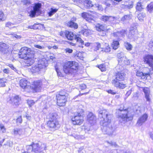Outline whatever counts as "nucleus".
<instances>
[{
    "instance_id": "obj_1",
    "label": "nucleus",
    "mask_w": 153,
    "mask_h": 153,
    "mask_svg": "<svg viewBox=\"0 0 153 153\" xmlns=\"http://www.w3.org/2000/svg\"><path fill=\"white\" fill-rule=\"evenodd\" d=\"M100 116L102 117L100 124L103 126L102 130L104 133L109 135H112L113 130L111 124V120L112 117L106 111L103 110L102 113H100Z\"/></svg>"
},
{
    "instance_id": "obj_2",
    "label": "nucleus",
    "mask_w": 153,
    "mask_h": 153,
    "mask_svg": "<svg viewBox=\"0 0 153 153\" xmlns=\"http://www.w3.org/2000/svg\"><path fill=\"white\" fill-rule=\"evenodd\" d=\"M35 54V52L31 49L27 47H23L21 49L19 55V58L25 60V62L27 64V66H29L34 62L36 59Z\"/></svg>"
},
{
    "instance_id": "obj_3",
    "label": "nucleus",
    "mask_w": 153,
    "mask_h": 153,
    "mask_svg": "<svg viewBox=\"0 0 153 153\" xmlns=\"http://www.w3.org/2000/svg\"><path fill=\"white\" fill-rule=\"evenodd\" d=\"M64 72L66 74H74L76 73L78 68V63L74 61H68L63 66Z\"/></svg>"
},
{
    "instance_id": "obj_4",
    "label": "nucleus",
    "mask_w": 153,
    "mask_h": 153,
    "mask_svg": "<svg viewBox=\"0 0 153 153\" xmlns=\"http://www.w3.org/2000/svg\"><path fill=\"white\" fill-rule=\"evenodd\" d=\"M47 65V61L45 59H40L39 60L38 64L35 65H33L30 69V71L33 73H40L45 70Z\"/></svg>"
},
{
    "instance_id": "obj_5",
    "label": "nucleus",
    "mask_w": 153,
    "mask_h": 153,
    "mask_svg": "<svg viewBox=\"0 0 153 153\" xmlns=\"http://www.w3.org/2000/svg\"><path fill=\"white\" fill-rule=\"evenodd\" d=\"M46 148V144L42 143H33L32 145L27 146L29 151L34 153H40L45 150Z\"/></svg>"
},
{
    "instance_id": "obj_6",
    "label": "nucleus",
    "mask_w": 153,
    "mask_h": 153,
    "mask_svg": "<svg viewBox=\"0 0 153 153\" xmlns=\"http://www.w3.org/2000/svg\"><path fill=\"white\" fill-rule=\"evenodd\" d=\"M68 95V94L65 91L63 90L59 92L56 96L57 103L58 105L62 106L65 105Z\"/></svg>"
},
{
    "instance_id": "obj_7",
    "label": "nucleus",
    "mask_w": 153,
    "mask_h": 153,
    "mask_svg": "<svg viewBox=\"0 0 153 153\" xmlns=\"http://www.w3.org/2000/svg\"><path fill=\"white\" fill-rule=\"evenodd\" d=\"M118 110L121 112L120 114L118 115V119L120 123L124 124L127 122L132 119V117L128 115L127 111L126 110H123L121 109Z\"/></svg>"
},
{
    "instance_id": "obj_8",
    "label": "nucleus",
    "mask_w": 153,
    "mask_h": 153,
    "mask_svg": "<svg viewBox=\"0 0 153 153\" xmlns=\"http://www.w3.org/2000/svg\"><path fill=\"white\" fill-rule=\"evenodd\" d=\"M50 117L47 122V125L49 128H55L59 125L58 121L57 120V114L52 113L50 114Z\"/></svg>"
},
{
    "instance_id": "obj_9",
    "label": "nucleus",
    "mask_w": 153,
    "mask_h": 153,
    "mask_svg": "<svg viewBox=\"0 0 153 153\" xmlns=\"http://www.w3.org/2000/svg\"><path fill=\"white\" fill-rule=\"evenodd\" d=\"M83 112L82 109L80 110V111L78 110V115H75L72 118V123L74 125H80L82 123L83 120L82 117L81 116Z\"/></svg>"
},
{
    "instance_id": "obj_10",
    "label": "nucleus",
    "mask_w": 153,
    "mask_h": 153,
    "mask_svg": "<svg viewBox=\"0 0 153 153\" xmlns=\"http://www.w3.org/2000/svg\"><path fill=\"white\" fill-rule=\"evenodd\" d=\"M42 85V82L40 80L34 81L33 82L31 86H30L36 92L39 91L41 88Z\"/></svg>"
},
{
    "instance_id": "obj_11",
    "label": "nucleus",
    "mask_w": 153,
    "mask_h": 153,
    "mask_svg": "<svg viewBox=\"0 0 153 153\" xmlns=\"http://www.w3.org/2000/svg\"><path fill=\"white\" fill-rule=\"evenodd\" d=\"M113 84L115 87L121 89H123L126 87V83L125 82L114 79L112 81Z\"/></svg>"
},
{
    "instance_id": "obj_12",
    "label": "nucleus",
    "mask_w": 153,
    "mask_h": 153,
    "mask_svg": "<svg viewBox=\"0 0 153 153\" xmlns=\"http://www.w3.org/2000/svg\"><path fill=\"white\" fill-rule=\"evenodd\" d=\"M94 12L92 13V14L87 13L86 12H83L81 14L82 17L85 19L87 21L89 22H92V21H94V16L93 14Z\"/></svg>"
},
{
    "instance_id": "obj_13",
    "label": "nucleus",
    "mask_w": 153,
    "mask_h": 153,
    "mask_svg": "<svg viewBox=\"0 0 153 153\" xmlns=\"http://www.w3.org/2000/svg\"><path fill=\"white\" fill-rule=\"evenodd\" d=\"M20 100V98L19 96H15L12 97L8 102L9 103L12 104L15 107H16L19 105Z\"/></svg>"
},
{
    "instance_id": "obj_14",
    "label": "nucleus",
    "mask_w": 153,
    "mask_h": 153,
    "mask_svg": "<svg viewBox=\"0 0 153 153\" xmlns=\"http://www.w3.org/2000/svg\"><path fill=\"white\" fill-rule=\"evenodd\" d=\"M144 62L149 66L153 68V56L152 55H148L144 58Z\"/></svg>"
},
{
    "instance_id": "obj_15",
    "label": "nucleus",
    "mask_w": 153,
    "mask_h": 153,
    "mask_svg": "<svg viewBox=\"0 0 153 153\" xmlns=\"http://www.w3.org/2000/svg\"><path fill=\"white\" fill-rule=\"evenodd\" d=\"M148 115L147 114H145L141 116L138 119L137 123V125L138 126H141L143 123H144L147 120Z\"/></svg>"
},
{
    "instance_id": "obj_16",
    "label": "nucleus",
    "mask_w": 153,
    "mask_h": 153,
    "mask_svg": "<svg viewBox=\"0 0 153 153\" xmlns=\"http://www.w3.org/2000/svg\"><path fill=\"white\" fill-rule=\"evenodd\" d=\"M8 45L4 43L0 42V52L3 53H7L9 51Z\"/></svg>"
},
{
    "instance_id": "obj_17",
    "label": "nucleus",
    "mask_w": 153,
    "mask_h": 153,
    "mask_svg": "<svg viewBox=\"0 0 153 153\" xmlns=\"http://www.w3.org/2000/svg\"><path fill=\"white\" fill-rule=\"evenodd\" d=\"M30 84V82H28L25 79H22L20 80V86L23 88L25 89L29 88Z\"/></svg>"
},
{
    "instance_id": "obj_18",
    "label": "nucleus",
    "mask_w": 153,
    "mask_h": 153,
    "mask_svg": "<svg viewBox=\"0 0 153 153\" xmlns=\"http://www.w3.org/2000/svg\"><path fill=\"white\" fill-rule=\"evenodd\" d=\"M41 6V4L39 3L36 4L33 7V10L31 11V13L30 14V16L32 17L34 16L36 13L39 11Z\"/></svg>"
},
{
    "instance_id": "obj_19",
    "label": "nucleus",
    "mask_w": 153,
    "mask_h": 153,
    "mask_svg": "<svg viewBox=\"0 0 153 153\" xmlns=\"http://www.w3.org/2000/svg\"><path fill=\"white\" fill-rule=\"evenodd\" d=\"M136 75L137 76L140 77L143 79H147L148 76H149L151 74L150 72H147L143 73L140 71H138L136 72Z\"/></svg>"
},
{
    "instance_id": "obj_20",
    "label": "nucleus",
    "mask_w": 153,
    "mask_h": 153,
    "mask_svg": "<svg viewBox=\"0 0 153 153\" xmlns=\"http://www.w3.org/2000/svg\"><path fill=\"white\" fill-rule=\"evenodd\" d=\"M87 120L91 124H93L95 123L96 117L92 113H90L87 115Z\"/></svg>"
},
{
    "instance_id": "obj_21",
    "label": "nucleus",
    "mask_w": 153,
    "mask_h": 153,
    "mask_svg": "<svg viewBox=\"0 0 153 153\" xmlns=\"http://www.w3.org/2000/svg\"><path fill=\"white\" fill-rule=\"evenodd\" d=\"M143 91L145 94V97L147 101H150V90L148 88H144L143 89Z\"/></svg>"
},
{
    "instance_id": "obj_22",
    "label": "nucleus",
    "mask_w": 153,
    "mask_h": 153,
    "mask_svg": "<svg viewBox=\"0 0 153 153\" xmlns=\"http://www.w3.org/2000/svg\"><path fill=\"white\" fill-rule=\"evenodd\" d=\"M135 30L134 29H131L128 35V37L130 39H132L133 40H135L137 39V36L135 34Z\"/></svg>"
},
{
    "instance_id": "obj_23",
    "label": "nucleus",
    "mask_w": 153,
    "mask_h": 153,
    "mask_svg": "<svg viewBox=\"0 0 153 153\" xmlns=\"http://www.w3.org/2000/svg\"><path fill=\"white\" fill-rule=\"evenodd\" d=\"M95 27L96 30L99 31H105L107 30L106 26L103 25L97 24Z\"/></svg>"
},
{
    "instance_id": "obj_24",
    "label": "nucleus",
    "mask_w": 153,
    "mask_h": 153,
    "mask_svg": "<svg viewBox=\"0 0 153 153\" xmlns=\"http://www.w3.org/2000/svg\"><path fill=\"white\" fill-rule=\"evenodd\" d=\"M125 75L123 73L118 72L116 75V78L114 79H116L118 81H122L124 79Z\"/></svg>"
},
{
    "instance_id": "obj_25",
    "label": "nucleus",
    "mask_w": 153,
    "mask_h": 153,
    "mask_svg": "<svg viewBox=\"0 0 153 153\" xmlns=\"http://www.w3.org/2000/svg\"><path fill=\"white\" fill-rule=\"evenodd\" d=\"M23 130L20 128H15L13 130V134L15 136L21 135L23 134Z\"/></svg>"
},
{
    "instance_id": "obj_26",
    "label": "nucleus",
    "mask_w": 153,
    "mask_h": 153,
    "mask_svg": "<svg viewBox=\"0 0 153 153\" xmlns=\"http://www.w3.org/2000/svg\"><path fill=\"white\" fill-rule=\"evenodd\" d=\"M65 35L67 38L69 40H72L74 39V34L71 32L66 31L65 33Z\"/></svg>"
},
{
    "instance_id": "obj_27",
    "label": "nucleus",
    "mask_w": 153,
    "mask_h": 153,
    "mask_svg": "<svg viewBox=\"0 0 153 153\" xmlns=\"http://www.w3.org/2000/svg\"><path fill=\"white\" fill-rule=\"evenodd\" d=\"M119 63L121 64L123 63L125 64L128 65L130 64V62L126 56L123 57L122 59H120L118 60Z\"/></svg>"
},
{
    "instance_id": "obj_28",
    "label": "nucleus",
    "mask_w": 153,
    "mask_h": 153,
    "mask_svg": "<svg viewBox=\"0 0 153 153\" xmlns=\"http://www.w3.org/2000/svg\"><path fill=\"white\" fill-rule=\"evenodd\" d=\"M85 8H90L93 6L92 2L90 0H85L83 2Z\"/></svg>"
},
{
    "instance_id": "obj_29",
    "label": "nucleus",
    "mask_w": 153,
    "mask_h": 153,
    "mask_svg": "<svg viewBox=\"0 0 153 153\" xmlns=\"http://www.w3.org/2000/svg\"><path fill=\"white\" fill-rule=\"evenodd\" d=\"M119 42L117 41L114 40L111 44V47L114 50L117 49L119 47Z\"/></svg>"
},
{
    "instance_id": "obj_30",
    "label": "nucleus",
    "mask_w": 153,
    "mask_h": 153,
    "mask_svg": "<svg viewBox=\"0 0 153 153\" xmlns=\"http://www.w3.org/2000/svg\"><path fill=\"white\" fill-rule=\"evenodd\" d=\"M131 17L130 15H125L121 19V21L125 23L127 22L131 19Z\"/></svg>"
},
{
    "instance_id": "obj_31",
    "label": "nucleus",
    "mask_w": 153,
    "mask_h": 153,
    "mask_svg": "<svg viewBox=\"0 0 153 153\" xmlns=\"http://www.w3.org/2000/svg\"><path fill=\"white\" fill-rule=\"evenodd\" d=\"M7 80L5 78H0V87H5V83H7Z\"/></svg>"
},
{
    "instance_id": "obj_32",
    "label": "nucleus",
    "mask_w": 153,
    "mask_h": 153,
    "mask_svg": "<svg viewBox=\"0 0 153 153\" xmlns=\"http://www.w3.org/2000/svg\"><path fill=\"white\" fill-rule=\"evenodd\" d=\"M136 8L137 10L141 11L143 9V6L140 2H138L136 4Z\"/></svg>"
},
{
    "instance_id": "obj_33",
    "label": "nucleus",
    "mask_w": 153,
    "mask_h": 153,
    "mask_svg": "<svg viewBox=\"0 0 153 153\" xmlns=\"http://www.w3.org/2000/svg\"><path fill=\"white\" fill-rule=\"evenodd\" d=\"M68 26L69 27H74L75 28H77L78 27L77 24L73 22V21H71L68 22Z\"/></svg>"
},
{
    "instance_id": "obj_34",
    "label": "nucleus",
    "mask_w": 153,
    "mask_h": 153,
    "mask_svg": "<svg viewBox=\"0 0 153 153\" xmlns=\"http://www.w3.org/2000/svg\"><path fill=\"white\" fill-rule=\"evenodd\" d=\"M126 32L124 30H123L121 32H117L114 33V35L115 36H123L126 34Z\"/></svg>"
},
{
    "instance_id": "obj_35",
    "label": "nucleus",
    "mask_w": 153,
    "mask_h": 153,
    "mask_svg": "<svg viewBox=\"0 0 153 153\" xmlns=\"http://www.w3.org/2000/svg\"><path fill=\"white\" fill-rule=\"evenodd\" d=\"M105 45L106 47L105 48L103 47L101 48L102 51L106 53L109 52L111 51V48L108 44L105 43Z\"/></svg>"
},
{
    "instance_id": "obj_36",
    "label": "nucleus",
    "mask_w": 153,
    "mask_h": 153,
    "mask_svg": "<svg viewBox=\"0 0 153 153\" xmlns=\"http://www.w3.org/2000/svg\"><path fill=\"white\" fill-rule=\"evenodd\" d=\"M124 45L126 49L128 51H131L132 50V45L128 42H125Z\"/></svg>"
},
{
    "instance_id": "obj_37",
    "label": "nucleus",
    "mask_w": 153,
    "mask_h": 153,
    "mask_svg": "<svg viewBox=\"0 0 153 153\" xmlns=\"http://www.w3.org/2000/svg\"><path fill=\"white\" fill-rule=\"evenodd\" d=\"M95 48H94V51H97L98 50H100L102 51L101 48L102 47H101V45L100 43H96L95 44Z\"/></svg>"
},
{
    "instance_id": "obj_38",
    "label": "nucleus",
    "mask_w": 153,
    "mask_h": 153,
    "mask_svg": "<svg viewBox=\"0 0 153 153\" xmlns=\"http://www.w3.org/2000/svg\"><path fill=\"white\" fill-rule=\"evenodd\" d=\"M58 9H53L51 8V10L48 13V14L49 16H51L55 13L57 11Z\"/></svg>"
},
{
    "instance_id": "obj_39",
    "label": "nucleus",
    "mask_w": 153,
    "mask_h": 153,
    "mask_svg": "<svg viewBox=\"0 0 153 153\" xmlns=\"http://www.w3.org/2000/svg\"><path fill=\"white\" fill-rule=\"evenodd\" d=\"M74 39L77 42L80 43L82 45H83L84 44V41H83L79 36L75 35L74 36Z\"/></svg>"
},
{
    "instance_id": "obj_40",
    "label": "nucleus",
    "mask_w": 153,
    "mask_h": 153,
    "mask_svg": "<svg viewBox=\"0 0 153 153\" xmlns=\"http://www.w3.org/2000/svg\"><path fill=\"white\" fill-rule=\"evenodd\" d=\"M145 16V14L144 13H141L139 14L137 16L138 19L140 21H142L143 20Z\"/></svg>"
},
{
    "instance_id": "obj_41",
    "label": "nucleus",
    "mask_w": 153,
    "mask_h": 153,
    "mask_svg": "<svg viewBox=\"0 0 153 153\" xmlns=\"http://www.w3.org/2000/svg\"><path fill=\"white\" fill-rule=\"evenodd\" d=\"M109 16H102L100 18V19L103 22H106L108 21Z\"/></svg>"
},
{
    "instance_id": "obj_42",
    "label": "nucleus",
    "mask_w": 153,
    "mask_h": 153,
    "mask_svg": "<svg viewBox=\"0 0 153 153\" xmlns=\"http://www.w3.org/2000/svg\"><path fill=\"white\" fill-rule=\"evenodd\" d=\"M6 19V17L4 15L3 12L0 10V20L4 21Z\"/></svg>"
},
{
    "instance_id": "obj_43",
    "label": "nucleus",
    "mask_w": 153,
    "mask_h": 153,
    "mask_svg": "<svg viewBox=\"0 0 153 153\" xmlns=\"http://www.w3.org/2000/svg\"><path fill=\"white\" fill-rule=\"evenodd\" d=\"M83 34L85 36H87L90 34V31L88 30L85 29L82 31Z\"/></svg>"
},
{
    "instance_id": "obj_44",
    "label": "nucleus",
    "mask_w": 153,
    "mask_h": 153,
    "mask_svg": "<svg viewBox=\"0 0 153 153\" xmlns=\"http://www.w3.org/2000/svg\"><path fill=\"white\" fill-rule=\"evenodd\" d=\"M76 57H78L80 59H82L83 57V53L80 52H79L77 53L76 55Z\"/></svg>"
},
{
    "instance_id": "obj_45",
    "label": "nucleus",
    "mask_w": 153,
    "mask_h": 153,
    "mask_svg": "<svg viewBox=\"0 0 153 153\" xmlns=\"http://www.w3.org/2000/svg\"><path fill=\"white\" fill-rule=\"evenodd\" d=\"M6 131V129L4 126L1 124H0V132L4 133Z\"/></svg>"
},
{
    "instance_id": "obj_46",
    "label": "nucleus",
    "mask_w": 153,
    "mask_h": 153,
    "mask_svg": "<svg viewBox=\"0 0 153 153\" xmlns=\"http://www.w3.org/2000/svg\"><path fill=\"white\" fill-rule=\"evenodd\" d=\"M148 10L149 11H151L153 9V2L151 3L147 6Z\"/></svg>"
},
{
    "instance_id": "obj_47",
    "label": "nucleus",
    "mask_w": 153,
    "mask_h": 153,
    "mask_svg": "<svg viewBox=\"0 0 153 153\" xmlns=\"http://www.w3.org/2000/svg\"><path fill=\"white\" fill-rule=\"evenodd\" d=\"M98 68L102 71H105L106 70V68L104 65H101L98 66Z\"/></svg>"
},
{
    "instance_id": "obj_48",
    "label": "nucleus",
    "mask_w": 153,
    "mask_h": 153,
    "mask_svg": "<svg viewBox=\"0 0 153 153\" xmlns=\"http://www.w3.org/2000/svg\"><path fill=\"white\" fill-rule=\"evenodd\" d=\"M117 57L119 59H120L119 60H120V59H122V58L123 57L125 56H124L123 53L122 52H121L117 54Z\"/></svg>"
},
{
    "instance_id": "obj_49",
    "label": "nucleus",
    "mask_w": 153,
    "mask_h": 153,
    "mask_svg": "<svg viewBox=\"0 0 153 153\" xmlns=\"http://www.w3.org/2000/svg\"><path fill=\"white\" fill-rule=\"evenodd\" d=\"M111 146H112L116 148H117L119 147L118 146L117 144L116 143L111 141L110 142H108Z\"/></svg>"
},
{
    "instance_id": "obj_50",
    "label": "nucleus",
    "mask_w": 153,
    "mask_h": 153,
    "mask_svg": "<svg viewBox=\"0 0 153 153\" xmlns=\"http://www.w3.org/2000/svg\"><path fill=\"white\" fill-rule=\"evenodd\" d=\"M14 25L13 23H12L10 22H8L6 23L5 26L6 27H8L10 28L12 27L11 26Z\"/></svg>"
},
{
    "instance_id": "obj_51",
    "label": "nucleus",
    "mask_w": 153,
    "mask_h": 153,
    "mask_svg": "<svg viewBox=\"0 0 153 153\" xmlns=\"http://www.w3.org/2000/svg\"><path fill=\"white\" fill-rule=\"evenodd\" d=\"M71 136H73L75 138H76V139H83V136H81L79 135H74V136H73V134H71Z\"/></svg>"
},
{
    "instance_id": "obj_52",
    "label": "nucleus",
    "mask_w": 153,
    "mask_h": 153,
    "mask_svg": "<svg viewBox=\"0 0 153 153\" xmlns=\"http://www.w3.org/2000/svg\"><path fill=\"white\" fill-rule=\"evenodd\" d=\"M27 103L28 105L31 107L34 104V102L33 100H28L27 101Z\"/></svg>"
},
{
    "instance_id": "obj_53",
    "label": "nucleus",
    "mask_w": 153,
    "mask_h": 153,
    "mask_svg": "<svg viewBox=\"0 0 153 153\" xmlns=\"http://www.w3.org/2000/svg\"><path fill=\"white\" fill-rule=\"evenodd\" d=\"M115 20H117L116 18L115 17L109 16L108 22H112Z\"/></svg>"
},
{
    "instance_id": "obj_54",
    "label": "nucleus",
    "mask_w": 153,
    "mask_h": 153,
    "mask_svg": "<svg viewBox=\"0 0 153 153\" xmlns=\"http://www.w3.org/2000/svg\"><path fill=\"white\" fill-rule=\"evenodd\" d=\"M56 71L57 75L60 77H62L63 76V75L62 74L61 72L59 70L56 68Z\"/></svg>"
},
{
    "instance_id": "obj_55",
    "label": "nucleus",
    "mask_w": 153,
    "mask_h": 153,
    "mask_svg": "<svg viewBox=\"0 0 153 153\" xmlns=\"http://www.w3.org/2000/svg\"><path fill=\"white\" fill-rule=\"evenodd\" d=\"M65 51L66 53H72L73 52V50L72 49L67 48L65 49Z\"/></svg>"
},
{
    "instance_id": "obj_56",
    "label": "nucleus",
    "mask_w": 153,
    "mask_h": 153,
    "mask_svg": "<svg viewBox=\"0 0 153 153\" xmlns=\"http://www.w3.org/2000/svg\"><path fill=\"white\" fill-rule=\"evenodd\" d=\"M34 46L35 48L41 49H43L44 47L43 46H40L38 45H35Z\"/></svg>"
},
{
    "instance_id": "obj_57",
    "label": "nucleus",
    "mask_w": 153,
    "mask_h": 153,
    "mask_svg": "<svg viewBox=\"0 0 153 153\" xmlns=\"http://www.w3.org/2000/svg\"><path fill=\"white\" fill-rule=\"evenodd\" d=\"M3 71L4 74H8L10 73V70L8 68H4L3 69Z\"/></svg>"
},
{
    "instance_id": "obj_58",
    "label": "nucleus",
    "mask_w": 153,
    "mask_h": 153,
    "mask_svg": "<svg viewBox=\"0 0 153 153\" xmlns=\"http://www.w3.org/2000/svg\"><path fill=\"white\" fill-rule=\"evenodd\" d=\"M133 2H130L129 4L126 6V8H131L133 6Z\"/></svg>"
},
{
    "instance_id": "obj_59",
    "label": "nucleus",
    "mask_w": 153,
    "mask_h": 153,
    "mask_svg": "<svg viewBox=\"0 0 153 153\" xmlns=\"http://www.w3.org/2000/svg\"><path fill=\"white\" fill-rule=\"evenodd\" d=\"M17 122L19 123H21L22 122V118L21 116H19L17 119Z\"/></svg>"
},
{
    "instance_id": "obj_60",
    "label": "nucleus",
    "mask_w": 153,
    "mask_h": 153,
    "mask_svg": "<svg viewBox=\"0 0 153 153\" xmlns=\"http://www.w3.org/2000/svg\"><path fill=\"white\" fill-rule=\"evenodd\" d=\"M95 6L97 8V9L99 10H102L103 9L102 7V6L98 4H95Z\"/></svg>"
},
{
    "instance_id": "obj_61",
    "label": "nucleus",
    "mask_w": 153,
    "mask_h": 153,
    "mask_svg": "<svg viewBox=\"0 0 153 153\" xmlns=\"http://www.w3.org/2000/svg\"><path fill=\"white\" fill-rule=\"evenodd\" d=\"M80 88L82 90L86 88V86L85 84H82L80 85Z\"/></svg>"
},
{
    "instance_id": "obj_62",
    "label": "nucleus",
    "mask_w": 153,
    "mask_h": 153,
    "mask_svg": "<svg viewBox=\"0 0 153 153\" xmlns=\"http://www.w3.org/2000/svg\"><path fill=\"white\" fill-rule=\"evenodd\" d=\"M8 66H9L11 69L14 70L15 71L16 70V69L14 67L13 65L12 64H8L7 65Z\"/></svg>"
},
{
    "instance_id": "obj_63",
    "label": "nucleus",
    "mask_w": 153,
    "mask_h": 153,
    "mask_svg": "<svg viewBox=\"0 0 153 153\" xmlns=\"http://www.w3.org/2000/svg\"><path fill=\"white\" fill-rule=\"evenodd\" d=\"M120 153H133V152L129 151H126L125 150L121 149Z\"/></svg>"
},
{
    "instance_id": "obj_64",
    "label": "nucleus",
    "mask_w": 153,
    "mask_h": 153,
    "mask_svg": "<svg viewBox=\"0 0 153 153\" xmlns=\"http://www.w3.org/2000/svg\"><path fill=\"white\" fill-rule=\"evenodd\" d=\"M149 46L153 49V40L151 41L149 43Z\"/></svg>"
}]
</instances>
